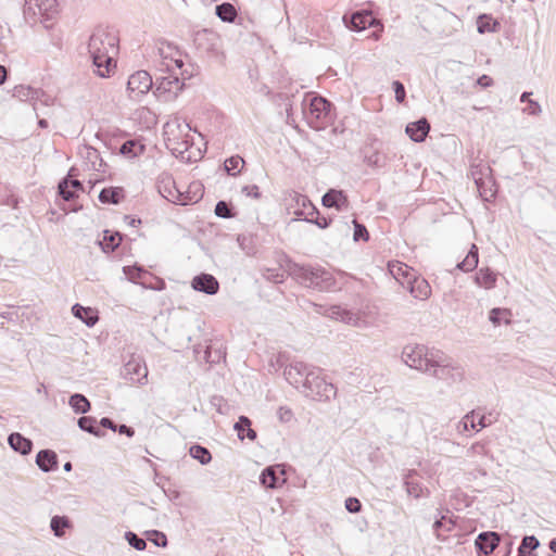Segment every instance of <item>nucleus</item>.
<instances>
[{
  "instance_id": "obj_20",
  "label": "nucleus",
  "mask_w": 556,
  "mask_h": 556,
  "mask_svg": "<svg viewBox=\"0 0 556 556\" xmlns=\"http://www.w3.org/2000/svg\"><path fill=\"white\" fill-rule=\"evenodd\" d=\"M323 205L333 207L338 211L346 210L349 206L348 197L342 190L329 189L321 198Z\"/></svg>"
},
{
  "instance_id": "obj_51",
  "label": "nucleus",
  "mask_w": 556,
  "mask_h": 556,
  "mask_svg": "<svg viewBox=\"0 0 556 556\" xmlns=\"http://www.w3.org/2000/svg\"><path fill=\"white\" fill-rule=\"evenodd\" d=\"M354 224V235L353 238L355 241H368L369 240V232L367 228L363 225L356 222V219H353Z\"/></svg>"
},
{
  "instance_id": "obj_56",
  "label": "nucleus",
  "mask_w": 556,
  "mask_h": 556,
  "mask_svg": "<svg viewBox=\"0 0 556 556\" xmlns=\"http://www.w3.org/2000/svg\"><path fill=\"white\" fill-rule=\"evenodd\" d=\"M469 422H470L471 429L479 431L477 422L475 421V412L473 410L466 414L465 417L463 418V421H460L459 425L463 426L464 430H467Z\"/></svg>"
},
{
  "instance_id": "obj_23",
  "label": "nucleus",
  "mask_w": 556,
  "mask_h": 556,
  "mask_svg": "<svg viewBox=\"0 0 556 556\" xmlns=\"http://www.w3.org/2000/svg\"><path fill=\"white\" fill-rule=\"evenodd\" d=\"M36 464L43 472H51L58 469V455L52 450H40L36 455Z\"/></svg>"
},
{
  "instance_id": "obj_12",
  "label": "nucleus",
  "mask_w": 556,
  "mask_h": 556,
  "mask_svg": "<svg viewBox=\"0 0 556 556\" xmlns=\"http://www.w3.org/2000/svg\"><path fill=\"white\" fill-rule=\"evenodd\" d=\"M312 369L313 366L298 361L286 366L283 375L290 384L301 391L305 386L306 378L309 377Z\"/></svg>"
},
{
  "instance_id": "obj_40",
  "label": "nucleus",
  "mask_w": 556,
  "mask_h": 556,
  "mask_svg": "<svg viewBox=\"0 0 556 556\" xmlns=\"http://www.w3.org/2000/svg\"><path fill=\"white\" fill-rule=\"evenodd\" d=\"M478 286L491 289L495 286L496 276L490 268H481L475 276Z\"/></svg>"
},
{
  "instance_id": "obj_24",
  "label": "nucleus",
  "mask_w": 556,
  "mask_h": 556,
  "mask_svg": "<svg viewBox=\"0 0 556 556\" xmlns=\"http://www.w3.org/2000/svg\"><path fill=\"white\" fill-rule=\"evenodd\" d=\"M8 444L13 451L20 453L21 455H28L33 450V441L20 432H12L9 434Z\"/></svg>"
},
{
  "instance_id": "obj_62",
  "label": "nucleus",
  "mask_w": 556,
  "mask_h": 556,
  "mask_svg": "<svg viewBox=\"0 0 556 556\" xmlns=\"http://www.w3.org/2000/svg\"><path fill=\"white\" fill-rule=\"evenodd\" d=\"M170 64L173 66V71L169 74L175 73V70H181L185 66V63L180 55H175L174 59L170 60Z\"/></svg>"
},
{
  "instance_id": "obj_38",
  "label": "nucleus",
  "mask_w": 556,
  "mask_h": 556,
  "mask_svg": "<svg viewBox=\"0 0 556 556\" xmlns=\"http://www.w3.org/2000/svg\"><path fill=\"white\" fill-rule=\"evenodd\" d=\"M68 404L76 414H86L91 408V404L88 399L80 393H74L71 395Z\"/></svg>"
},
{
  "instance_id": "obj_11",
  "label": "nucleus",
  "mask_w": 556,
  "mask_h": 556,
  "mask_svg": "<svg viewBox=\"0 0 556 556\" xmlns=\"http://www.w3.org/2000/svg\"><path fill=\"white\" fill-rule=\"evenodd\" d=\"M121 375L132 383L143 386L148 380V368L140 356L131 355L130 359L124 364Z\"/></svg>"
},
{
  "instance_id": "obj_46",
  "label": "nucleus",
  "mask_w": 556,
  "mask_h": 556,
  "mask_svg": "<svg viewBox=\"0 0 556 556\" xmlns=\"http://www.w3.org/2000/svg\"><path fill=\"white\" fill-rule=\"evenodd\" d=\"M54 98L50 94H48L42 89H37L35 92V101H34V111L38 110V104H42L45 106L53 105Z\"/></svg>"
},
{
  "instance_id": "obj_15",
  "label": "nucleus",
  "mask_w": 556,
  "mask_h": 556,
  "mask_svg": "<svg viewBox=\"0 0 556 556\" xmlns=\"http://www.w3.org/2000/svg\"><path fill=\"white\" fill-rule=\"evenodd\" d=\"M157 189L160 194L167 201L177 204L181 195V188L178 187L172 175L163 173L157 178Z\"/></svg>"
},
{
  "instance_id": "obj_39",
  "label": "nucleus",
  "mask_w": 556,
  "mask_h": 556,
  "mask_svg": "<svg viewBox=\"0 0 556 556\" xmlns=\"http://www.w3.org/2000/svg\"><path fill=\"white\" fill-rule=\"evenodd\" d=\"M215 14L223 21L232 23L237 17L236 8L229 2H223L215 7Z\"/></svg>"
},
{
  "instance_id": "obj_42",
  "label": "nucleus",
  "mask_w": 556,
  "mask_h": 556,
  "mask_svg": "<svg viewBox=\"0 0 556 556\" xmlns=\"http://www.w3.org/2000/svg\"><path fill=\"white\" fill-rule=\"evenodd\" d=\"M189 454L193 459H197L201 465H207L212 460L211 452L200 444L191 445L189 448Z\"/></svg>"
},
{
  "instance_id": "obj_49",
  "label": "nucleus",
  "mask_w": 556,
  "mask_h": 556,
  "mask_svg": "<svg viewBox=\"0 0 556 556\" xmlns=\"http://www.w3.org/2000/svg\"><path fill=\"white\" fill-rule=\"evenodd\" d=\"M216 216L222 218H230L233 216L232 207L226 201H218L214 210Z\"/></svg>"
},
{
  "instance_id": "obj_41",
  "label": "nucleus",
  "mask_w": 556,
  "mask_h": 556,
  "mask_svg": "<svg viewBox=\"0 0 556 556\" xmlns=\"http://www.w3.org/2000/svg\"><path fill=\"white\" fill-rule=\"evenodd\" d=\"M539 546L540 542L534 535H526L518 547L517 556H532Z\"/></svg>"
},
{
  "instance_id": "obj_45",
  "label": "nucleus",
  "mask_w": 556,
  "mask_h": 556,
  "mask_svg": "<svg viewBox=\"0 0 556 556\" xmlns=\"http://www.w3.org/2000/svg\"><path fill=\"white\" fill-rule=\"evenodd\" d=\"M244 165V160L239 155H233L227 159L224 163V168L227 174L236 176L241 172Z\"/></svg>"
},
{
  "instance_id": "obj_57",
  "label": "nucleus",
  "mask_w": 556,
  "mask_h": 556,
  "mask_svg": "<svg viewBox=\"0 0 556 556\" xmlns=\"http://www.w3.org/2000/svg\"><path fill=\"white\" fill-rule=\"evenodd\" d=\"M72 523H50V528L55 536H63L65 531L70 529Z\"/></svg>"
},
{
  "instance_id": "obj_2",
  "label": "nucleus",
  "mask_w": 556,
  "mask_h": 556,
  "mask_svg": "<svg viewBox=\"0 0 556 556\" xmlns=\"http://www.w3.org/2000/svg\"><path fill=\"white\" fill-rule=\"evenodd\" d=\"M288 273L301 286L316 291H329L336 286L332 274L321 266L291 262L288 264Z\"/></svg>"
},
{
  "instance_id": "obj_35",
  "label": "nucleus",
  "mask_w": 556,
  "mask_h": 556,
  "mask_svg": "<svg viewBox=\"0 0 556 556\" xmlns=\"http://www.w3.org/2000/svg\"><path fill=\"white\" fill-rule=\"evenodd\" d=\"M479 262V251L476 244H471L466 257L457 264V268L463 271H471L477 268Z\"/></svg>"
},
{
  "instance_id": "obj_47",
  "label": "nucleus",
  "mask_w": 556,
  "mask_h": 556,
  "mask_svg": "<svg viewBox=\"0 0 556 556\" xmlns=\"http://www.w3.org/2000/svg\"><path fill=\"white\" fill-rule=\"evenodd\" d=\"M304 220H306L307 223L315 224L320 229H326L331 224V218L330 217H326V216H321L318 211H317V213H314L313 215L306 216L304 218Z\"/></svg>"
},
{
  "instance_id": "obj_9",
  "label": "nucleus",
  "mask_w": 556,
  "mask_h": 556,
  "mask_svg": "<svg viewBox=\"0 0 556 556\" xmlns=\"http://www.w3.org/2000/svg\"><path fill=\"white\" fill-rule=\"evenodd\" d=\"M154 83L151 75L147 71H138L129 76L127 81V92L130 99L139 101L140 98L148 93Z\"/></svg>"
},
{
  "instance_id": "obj_53",
  "label": "nucleus",
  "mask_w": 556,
  "mask_h": 556,
  "mask_svg": "<svg viewBox=\"0 0 556 556\" xmlns=\"http://www.w3.org/2000/svg\"><path fill=\"white\" fill-rule=\"evenodd\" d=\"M392 88L395 93V100L399 103H403L406 97V91L404 85L400 80H394L392 83Z\"/></svg>"
},
{
  "instance_id": "obj_33",
  "label": "nucleus",
  "mask_w": 556,
  "mask_h": 556,
  "mask_svg": "<svg viewBox=\"0 0 556 556\" xmlns=\"http://www.w3.org/2000/svg\"><path fill=\"white\" fill-rule=\"evenodd\" d=\"M76 169L72 167L67 176L64 177L58 185V193L64 201H73L77 197V192L70 188V177L76 176Z\"/></svg>"
},
{
  "instance_id": "obj_43",
  "label": "nucleus",
  "mask_w": 556,
  "mask_h": 556,
  "mask_svg": "<svg viewBox=\"0 0 556 556\" xmlns=\"http://www.w3.org/2000/svg\"><path fill=\"white\" fill-rule=\"evenodd\" d=\"M510 316H511L510 309L494 307L489 313V320L494 326H500L502 320H504L505 324L509 325L511 323V320L509 319Z\"/></svg>"
},
{
  "instance_id": "obj_14",
  "label": "nucleus",
  "mask_w": 556,
  "mask_h": 556,
  "mask_svg": "<svg viewBox=\"0 0 556 556\" xmlns=\"http://www.w3.org/2000/svg\"><path fill=\"white\" fill-rule=\"evenodd\" d=\"M193 43L198 50L215 53L219 46V36L210 29H202L194 34Z\"/></svg>"
},
{
  "instance_id": "obj_16",
  "label": "nucleus",
  "mask_w": 556,
  "mask_h": 556,
  "mask_svg": "<svg viewBox=\"0 0 556 556\" xmlns=\"http://www.w3.org/2000/svg\"><path fill=\"white\" fill-rule=\"evenodd\" d=\"M420 479L421 477L415 469L408 470L404 476L406 492L414 498H422L429 495V490L422 485Z\"/></svg>"
},
{
  "instance_id": "obj_64",
  "label": "nucleus",
  "mask_w": 556,
  "mask_h": 556,
  "mask_svg": "<svg viewBox=\"0 0 556 556\" xmlns=\"http://www.w3.org/2000/svg\"><path fill=\"white\" fill-rule=\"evenodd\" d=\"M477 84L482 88H486L493 85V79L489 75H482L477 79Z\"/></svg>"
},
{
  "instance_id": "obj_21",
  "label": "nucleus",
  "mask_w": 556,
  "mask_h": 556,
  "mask_svg": "<svg viewBox=\"0 0 556 556\" xmlns=\"http://www.w3.org/2000/svg\"><path fill=\"white\" fill-rule=\"evenodd\" d=\"M500 543V534L488 531L482 532L476 539V547L483 555H490L494 552Z\"/></svg>"
},
{
  "instance_id": "obj_29",
  "label": "nucleus",
  "mask_w": 556,
  "mask_h": 556,
  "mask_svg": "<svg viewBox=\"0 0 556 556\" xmlns=\"http://www.w3.org/2000/svg\"><path fill=\"white\" fill-rule=\"evenodd\" d=\"M122 242V235L118 231L104 230L102 240L98 241V244L104 253L115 251Z\"/></svg>"
},
{
  "instance_id": "obj_13",
  "label": "nucleus",
  "mask_w": 556,
  "mask_h": 556,
  "mask_svg": "<svg viewBox=\"0 0 556 556\" xmlns=\"http://www.w3.org/2000/svg\"><path fill=\"white\" fill-rule=\"evenodd\" d=\"M58 1L56 0H25L24 14L27 15H41L46 21L52 20L58 13Z\"/></svg>"
},
{
  "instance_id": "obj_1",
  "label": "nucleus",
  "mask_w": 556,
  "mask_h": 556,
  "mask_svg": "<svg viewBox=\"0 0 556 556\" xmlns=\"http://www.w3.org/2000/svg\"><path fill=\"white\" fill-rule=\"evenodd\" d=\"M117 37L103 29L94 31L88 42V51L100 77H109L114 60L112 54L117 52Z\"/></svg>"
},
{
  "instance_id": "obj_22",
  "label": "nucleus",
  "mask_w": 556,
  "mask_h": 556,
  "mask_svg": "<svg viewBox=\"0 0 556 556\" xmlns=\"http://www.w3.org/2000/svg\"><path fill=\"white\" fill-rule=\"evenodd\" d=\"M430 130V124L427 118L422 117L416 122L407 124L405 132L415 142L425 141Z\"/></svg>"
},
{
  "instance_id": "obj_30",
  "label": "nucleus",
  "mask_w": 556,
  "mask_h": 556,
  "mask_svg": "<svg viewBox=\"0 0 556 556\" xmlns=\"http://www.w3.org/2000/svg\"><path fill=\"white\" fill-rule=\"evenodd\" d=\"M410 294L419 300H427L431 294V287L422 278H414L408 281Z\"/></svg>"
},
{
  "instance_id": "obj_25",
  "label": "nucleus",
  "mask_w": 556,
  "mask_h": 556,
  "mask_svg": "<svg viewBox=\"0 0 556 556\" xmlns=\"http://www.w3.org/2000/svg\"><path fill=\"white\" fill-rule=\"evenodd\" d=\"M282 475V471L278 472L275 467L269 466L262 471L260 482L267 489H276L285 482Z\"/></svg>"
},
{
  "instance_id": "obj_27",
  "label": "nucleus",
  "mask_w": 556,
  "mask_h": 556,
  "mask_svg": "<svg viewBox=\"0 0 556 556\" xmlns=\"http://www.w3.org/2000/svg\"><path fill=\"white\" fill-rule=\"evenodd\" d=\"M73 315L80 319L88 327H92L99 320L98 313L91 307H85L78 303L72 306Z\"/></svg>"
},
{
  "instance_id": "obj_17",
  "label": "nucleus",
  "mask_w": 556,
  "mask_h": 556,
  "mask_svg": "<svg viewBox=\"0 0 556 556\" xmlns=\"http://www.w3.org/2000/svg\"><path fill=\"white\" fill-rule=\"evenodd\" d=\"M191 287L198 292L214 295L219 291L218 280L211 274L201 273L192 278Z\"/></svg>"
},
{
  "instance_id": "obj_34",
  "label": "nucleus",
  "mask_w": 556,
  "mask_h": 556,
  "mask_svg": "<svg viewBox=\"0 0 556 556\" xmlns=\"http://www.w3.org/2000/svg\"><path fill=\"white\" fill-rule=\"evenodd\" d=\"M144 150L146 146L137 139L127 140L119 148L121 154L128 159L139 156L144 152Z\"/></svg>"
},
{
  "instance_id": "obj_63",
  "label": "nucleus",
  "mask_w": 556,
  "mask_h": 556,
  "mask_svg": "<svg viewBox=\"0 0 556 556\" xmlns=\"http://www.w3.org/2000/svg\"><path fill=\"white\" fill-rule=\"evenodd\" d=\"M118 433L121 434H125L127 435L128 438H132L134 434H135V430L134 428L127 426V425H119L117 426V430H116Z\"/></svg>"
},
{
  "instance_id": "obj_60",
  "label": "nucleus",
  "mask_w": 556,
  "mask_h": 556,
  "mask_svg": "<svg viewBox=\"0 0 556 556\" xmlns=\"http://www.w3.org/2000/svg\"><path fill=\"white\" fill-rule=\"evenodd\" d=\"M99 426L103 427V428H106V429H110L112 431H116L117 430V425L109 417H103L100 419L99 421Z\"/></svg>"
},
{
  "instance_id": "obj_54",
  "label": "nucleus",
  "mask_w": 556,
  "mask_h": 556,
  "mask_svg": "<svg viewBox=\"0 0 556 556\" xmlns=\"http://www.w3.org/2000/svg\"><path fill=\"white\" fill-rule=\"evenodd\" d=\"M125 275L128 277L129 280L131 281H137L139 278H141V275L144 274L146 271L141 268H138V267H130V266H125L123 268Z\"/></svg>"
},
{
  "instance_id": "obj_26",
  "label": "nucleus",
  "mask_w": 556,
  "mask_h": 556,
  "mask_svg": "<svg viewBox=\"0 0 556 556\" xmlns=\"http://www.w3.org/2000/svg\"><path fill=\"white\" fill-rule=\"evenodd\" d=\"M159 55L163 60L162 62V70H165L167 72L173 71V66L170 64V60L174 59L175 55H180L179 49L174 46L173 43H169L167 41H160L159 43Z\"/></svg>"
},
{
  "instance_id": "obj_28",
  "label": "nucleus",
  "mask_w": 556,
  "mask_h": 556,
  "mask_svg": "<svg viewBox=\"0 0 556 556\" xmlns=\"http://www.w3.org/2000/svg\"><path fill=\"white\" fill-rule=\"evenodd\" d=\"M325 314L331 318L341 320L349 325H356L358 321V317L356 316L355 313L346 308H343L340 305L330 306Z\"/></svg>"
},
{
  "instance_id": "obj_52",
  "label": "nucleus",
  "mask_w": 556,
  "mask_h": 556,
  "mask_svg": "<svg viewBox=\"0 0 556 556\" xmlns=\"http://www.w3.org/2000/svg\"><path fill=\"white\" fill-rule=\"evenodd\" d=\"M475 182H476L477 188L480 192V195L483 198V200L491 201V199H493L495 197V191L492 188L486 189L484 187V181L482 180V178L475 177Z\"/></svg>"
},
{
  "instance_id": "obj_31",
  "label": "nucleus",
  "mask_w": 556,
  "mask_h": 556,
  "mask_svg": "<svg viewBox=\"0 0 556 556\" xmlns=\"http://www.w3.org/2000/svg\"><path fill=\"white\" fill-rule=\"evenodd\" d=\"M125 197L122 187L103 188L99 193V201L104 204H118Z\"/></svg>"
},
{
  "instance_id": "obj_59",
  "label": "nucleus",
  "mask_w": 556,
  "mask_h": 556,
  "mask_svg": "<svg viewBox=\"0 0 556 556\" xmlns=\"http://www.w3.org/2000/svg\"><path fill=\"white\" fill-rule=\"evenodd\" d=\"M278 416H279V419L283 422H289L292 417H293V414L291 412V409L289 408H286V407H279L278 409Z\"/></svg>"
},
{
  "instance_id": "obj_19",
  "label": "nucleus",
  "mask_w": 556,
  "mask_h": 556,
  "mask_svg": "<svg viewBox=\"0 0 556 556\" xmlns=\"http://www.w3.org/2000/svg\"><path fill=\"white\" fill-rule=\"evenodd\" d=\"M204 194V186L200 181H192L189 184L186 190L181 189V195L177 204L189 205L198 203Z\"/></svg>"
},
{
  "instance_id": "obj_48",
  "label": "nucleus",
  "mask_w": 556,
  "mask_h": 556,
  "mask_svg": "<svg viewBox=\"0 0 556 556\" xmlns=\"http://www.w3.org/2000/svg\"><path fill=\"white\" fill-rule=\"evenodd\" d=\"M125 539L128 544L137 551H143L147 546L146 540L131 531H127L125 533Z\"/></svg>"
},
{
  "instance_id": "obj_44",
  "label": "nucleus",
  "mask_w": 556,
  "mask_h": 556,
  "mask_svg": "<svg viewBox=\"0 0 556 556\" xmlns=\"http://www.w3.org/2000/svg\"><path fill=\"white\" fill-rule=\"evenodd\" d=\"M37 89L30 86L20 85L14 87L13 97L18 99L20 101L30 102L34 106L35 101V92Z\"/></svg>"
},
{
  "instance_id": "obj_61",
  "label": "nucleus",
  "mask_w": 556,
  "mask_h": 556,
  "mask_svg": "<svg viewBox=\"0 0 556 556\" xmlns=\"http://www.w3.org/2000/svg\"><path fill=\"white\" fill-rule=\"evenodd\" d=\"M179 74H180L179 78L181 81L190 79L194 75V67L192 65H190V70L182 67L181 70H179Z\"/></svg>"
},
{
  "instance_id": "obj_55",
  "label": "nucleus",
  "mask_w": 556,
  "mask_h": 556,
  "mask_svg": "<svg viewBox=\"0 0 556 556\" xmlns=\"http://www.w3.org/2000/svg\"><path fill=\"white\" fill-rule=\"evenodd\" d=\"M345 508L349 513H358L362 509V503L356 497H348L345 500Z\"/></svg>"
},
{
  "instance_id": "obj_4",
  "label": "nucleus",
  "mask_w": 556,
  "mask_h": 556,
  "mask_svg": "<svg viewBox=\"0 0 556 556\" xmlns=\"http://www.w3.org/2000/svg\"><path fill=\"white\" fill-rule=\"evenodd\" d=\"M429 371L426 374L438 380L444 381L452 386L458 383L464 378V370L460 366L451 362V359L440 350L434 354V358L430 365Z\"/></svg>"
},
{
  "instance_id": "obj_5",
  "label": "nucleus",
  "mask_w": 556,
  "mask_h": 556,
  "mask_svg": "<svg viewBox=\"0 0 556 556\" xmlns=\"http://www.w3.org/2000/svg\"><path fill=\"white\" fill-rule=\"evenodd\" d=\"M438 350L429 349L421 344H408L403 348L402 361L418 371L426 374L431 368L430 365Z\"/></svg>"
},
{
  "instance_id": "obj_7",
  "label": "nucleus",
  "mask_w": 556,
  "mask_h": 556,
  "mask_svg": "<svg viewBox=\"0 0 556 556\" xmlns=\"http://www.w3.org/2000/svg\"><path fill=\"white\" fill-rule=\"evenodd\" d=\"M190 129L188 124H181L178 118L167 122L164 125V136L166 147L173 152L182 154L188 150L189 142L184 139L182 134Z\"/></svg>"
},
{
  "instance_id": "obj_36",
  "label": "nucleus",
  "mask_w": 556,
  "mask_h": 556,
  "mask_svg": "<svg viewBox=\"0 0 556 556\" xmlns=\"http://www.w3.org/2000/svg\"><path fill=\"white\" fill-rule=\"evenodd\" d=\"M80 430L86 431L96 437H103L104 432L100 429L98 421L92 416H83L77 420Z\"/></svg>"
},
{
  "instance_id": "obj_58",
  "label": "nucleus",
  "mask_w": 556,
  "mask_h": 556,
  "mask_svg": "<svg viewBox=\"0 0 556 556\" xmlns=\"http://www.w3.org/2000/svg\"><path fill=\"white\" fill-rule=\"evenodd\" d=\"M241 192L247 197H252L254 199H258L261 197L260 189L256 185L243 186Z\"/></svg>"
},
{
  "instance_id": "obj_3",
  "label": "nucleus",
  "mask_w": 556,
  "mask_h": 556,
  "mask_svg": "<svg viewBox=\"0 0 556 556\" xmlns=\"http://www.w3.org/2000/svg\"><path fill=\"white\" fill-rule=\"evenodd\" d=\"M302 112L307 125L316 130L327 128L334 118L332 103L318 94H306L304 97Z\"/></svg>"
},
{
  "instance_id": "obj_6",
  "label": "nucleus",
  "mask_w": 556,
  "mask_h": 556,
  "mask_svg": "<svg viewBox=\"0 0 556 556\" xmlns=\"http://www.w3.org/2000/svg\"><path fill=\"white\" fill-rule=\"evenodd\" d=\"M320 368L313 367L301 392L313 400L329 401L337 394V388L320 377Z\"/></svg>"
},
{
  "instance_id": "obj_37",
  "label": "nucleus",
  "mask_w": 556,
  "mask_h": 556,
  "mask_svg": "<svg viewBox=\"0 0 556 556\" xmlns=\"http://www.w3.org/2000/svg\"><path fill=\"white\" fill-rule=\"evenodd\" d=\"M477 29L479 34L495 33L500 29V23L491 15L481 14L477 20Z\"/></svg>"
},
{
  "instance_id": "obj_10",
  "label": "nucleus",
  "mask_w": 556,
  "mask_h": 556,
  "mask_svg": "<svg viewBox=\"0 0 556 556\" xmlns=\"http://www.w3.org/2000/svg\"><path fill=\"white\" fill-rule=\"evenodd\" d=\"M345 26L353 31H361L368 27L379 26V31H382L383 26L379 21L367 10H358L351 14L343 15Z\"/></svg>"
},
{
  "instance_id": "obj_18",
  "label": "nucleus",
  "mask_w": 556,
  "mask_h": 556,
  "mask_svg": "<svg viewBox=\"0 0 556 556\" xmlns=\"http://www.w3.org/2000/svg\"><path fill=\"white\" fill-rule=\"evenodd\" d=\"M291 204L290 206H295L294 215L300 219H304L306 216L313 215L317 213V208L313 205L311 200L299 192H293L290 194Z\"/></svg>"
},
{
  "instance_id": "obj_32",
  "label": "nucleus",
  "mask_w": 556,
  "mask_h": 556,
  "mask_svg": "<svg viewBox=\"0 0 556 556\" xmlns=\"http://www.w3.org/2000/svg\"><path fill=\"white\" fill-rule=\"evenodd\" d=\"M233 428L240 440L248 438L250 441H254L257 437L256 431L252 429V421L247 416H240Z\"/></svg>"
},
{
  "instance_id": "obj_8",
  "label": "nucleus",
  "mask_w": 556,
  "mask_h": 556,
  "mask_svg": "<svg viewBox=\"0 0 556 556\" xmlns=\"http://www.w3.org/2000/svg\"><path fill=\"white\" fill-rule=\"evenodd\" d=\"M184 87L185 83L180 80L176 73H173L156 78L153 93L160 101L169 102L177 98Z\"/></svg>"
},
{
  "instance_id": "obj_50",
  "label": "nucleus",
  "mask_w": 556,
  "mask_h": 556,
  "mask_svg": "<svg viewBox=\"0 0 556 556\" xmlns=\"http://www.w3.org/2000/svg\"><path fill=\"white\" fill-rule=\"evenodd\" d=\"M148 540L151 541L155 546L165 547L167 544L166 535L163 532L153 530L147 531Z\"/></svg>"
}]
</instances>
